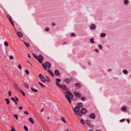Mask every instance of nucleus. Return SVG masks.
<instances>
[{
  "instance_id": "30",
  "label": "nucleus",
  "mask_w": 131,
  "mask_h": 131,
  "mask_svg": "<svg viewBox=\"0 0 131 131\" xmlns=\"http://www.w3.org/2000/svg\"><path fill=\"white\" fill-rule=\"evenodd\" d=\"M90 41L92 43H95L93 38H91L90 39Z\"/></svg>"
},
{
  "instance_id": "42",
  "label": "nucleus",
  "mask_w": 131,
  "mask_h": 131,
  "mask_svg": "<svg viewBox=\"0 0 131 131\" xmlns=\"http://www.w3.org/2000/svg\"><path fill=\"white\" fill-rule=\"evenodd\" d=\"M25 72L26 73L27 75L29 73V71L28 70H26L25 71Z\"/></svg>"
},
{
  "instance_id": "18",
  "label": "nucleus",
  "mask_w": 131,
  "mask_h": 131,
  "mask_svg": "<svg viewBox=\"0 0 131 131\" xmlns=\"http://www.w3.org/2000/svg\"><path fill=\"white\" fill-rule=\"evenodd\" d=\"M64 80L65 82H66L67 83H69L70 79H69L68 78H66V79H64Z\"/></svg>"
},
{
  "instance_id": "9",
  "label": "nucleus",
  "mask_w": 131,
  "mask_h": 131,
  "mask_svg": "<svg viewBox=\"0 0 131 131\" xmlns=\"http://www.w3.org/2000/svg\"><path fill=\"white\" fill-rule=\"evenodd\" d=\"M90 117L92 119H95V115L94 114L91 113L90 115Z\"/></svg>"
},
{
  "instance_id": "11",
  "label": "nucleus",
  "mask_w": 131,
  "mask_h": 131,
  "mask_svg": "<svg viewBox=\"0 0 131 131\" xmlns=\"http://www.w3.org/2000/svg\"><path fill=\"white\" fill-rule=\"evenodd\" d=\"M47 71L53 77H54V74L51 71L50 69H48Z\"/></svg>"
},
{
  "instance_id": "36",
  "label": "nucleus",
  "mask_w": 131,
  "mask_h": 131,
  "mask_svg": "<svg viewBox=\"0 0 131 131\" xmlns=\"http://www.w3.org/2000/svg\"><path fill=\"white\" fill-rule=\"evenodd\" d=\"M4 44L5 46L7 47L8 46V44L7 41H5L4 42Z\"/></svg>"
},
{
  "instance_id": "16",
  "label": "nucleus",
  "mask_w": 131,
  "mask_h": 131,
  "mask_svg": "<svg viewBox=\"0 0 131 131\" xmlns=\"http://www.w3.org/2000/svg\"><path fill=\"white\" fill-rule=\"evenodd\" d=\"M78 105L80 107H81L83 106V104L82 102H78Z\"/></svg>"
},
{
  "instance_id": "43",
  "label": "nucleus",
  "mask_w": 131,
  "mask_h": 131,
  "mask_svg": "<svg viewBox=\"0 0 131 131\" xmlns=\"http://www.w3.org/2000/svg\"><path fill=\"white\" fill-rule=\"evenodd\" d=\"M98 46L101 49H102V46L100 45H98Z\"/></svg>"
},
{
  "instance_id": "19",
  "label": "nucleus",
  "mask_w": 131,
  "mask_h": 131,
  "mask_svg": "<svg viewBox=\"0 0 131 131\" xmlns=\"http://www.w3.org/2000/svg\"><path fill=\"white\" fill-rule=\"evenodd\" d=\"M24 85L25 88L27 89H28L29 88V85L26 83H24Z\"/></svg>"
},
{
  "instance_id": "61",
  "label": "nucleus",
  "mask_w": 131,
  "mask_h": 131,
  "mask_svg": "<svg viewBox=\"0 0 131 131\" xmlns=\"http://www.w3.org/2000/svg\"><path fill=\"white\" fill-rule=\"evenodd\" d=\"M28 57H29L30 58H31V57L30 56V55H29V54H28Z\"/></svg>"
},
{
  "instance_id": "44",
  "label": "nucleus",
  "mask_w": 131,
  "mask_h": 131,
  "mask_svg": "<svg viewBox=\"0 0 131 131\" xmlns=\"http://www.w3.org/2000/svg\"><path fill=\"white\" fill-rule=\"evenodd\" d=\"M20 92L23 95L25 96V94L21 90Z\"/></svg>"
},
{
  "instance_id": "57",
  "label": "nucleus",
  "mask_w": 131,
  "mask_h": 131,
  "mask_svg": "<svg viewBox=\"0 0 131 131\" xmlns=\"http://www.w3.org/2000/svg\"><path fill=\"white\" fill-rule=\"evenodd\" d=\"M127 122L128 123H130V120H129V119H127Z\"/></svg>"
},
{
  "instance_id": "56",
  "label": "nucleus",
  "mask_w": 131,
  "mask_h": 131,
  "mask_svg": "<svg viewBox=\"0 0 131 131\" xmlns=\"http://www.w3.org/2000/svg\"><path fill=\"white\" fill-rule=\"evenodd\" d=\"M14 102H15V104L16 105L17 104V102L16 100L15 101H14Z\"/></svg>"
},
{
  "instance_id": "41",
  "label": "nucleus",
  "mask_w": 131,
  "mask_h": 131,
  "mask_svg": "<svg viewBox=\"0 0 131 131\" xmlns=\"http://www.w3.org/2000/svg\"><path fill=\"white\" fill-rule=\"evenodd\" d=\"M9 57L10 58L9 59L10 60H12L14 59V57L12 55H9Z\"/></svg>"
},
{
  "instance_id": "24",
  "label": "nucleus",
  "mask_w": 131,
  "mask_h": 131,
  "mask_svg": "<svg viewBox=\"0 0 131 131\" xmlns=\"http://www.w3.org/2000/svg\"><path fill=\"white\" fill-rule=\"evenodd\" d=\"M86 122L87 124L89 125H90L91 123V121L89 120H87Z\"/></svg>"
},
{
  "instance_id": "3",
  "label": "nucleus",
  "mask_w": 131,
  "mask_h": 131,
  "mask_svg": "<svg viewBox=\"0 0 131 131\" xmlns=\"http://www.w3.org/2000/svg\"><path fill=\"white\" fill-rule=\"evenodd\" d=\"M74 112L77 115L79 116V114L80 112V108L78 106H75L74 108L73 109Z\"/></svg>"
},
{
  "instance_id": "40",
  "label": "nucleus",
  "mask_w": 131,
  "mask_h": 131,
  "mask_svg": "<svg viewBox=\"0 0 131 131\" xmlns=\"http://www.w3.org/2000/svg\"><path fill=\"white\" fill-rule=\"evenodd\" d=\"M56 80L57 81L56 82H60L61 81V80L59 78H57L56 79Z\"/></svg>"
},
{
  "instance_id": "46",
  "label": "nucleus",
  "mask_w": 131,
  "mask_h": 131,
  "mask_svg": "<svg viewBox=\"0 0 131 131\" xmlns=\"http://www.w3.org/2000/svg\"><path fill=\"white\" fill-rule=\"evenodd\" d=\"M71 35L72 36H75V34L73 33H71Z\"/></svg>"
},
{
  "instance_id": "20",
  "label": "nucleus",
  "mask_w": 131,
  "mask_h": 131,
  "mask_svg": "<svg viewBox=\"0 0 131 131\" xmlns=\"http://www.w3.org/2000/svg\"><path fill=\"white\" fill-rule=\"evenodd\" d=\"M75 86L77 87H78L79 88H80L81 86V85L80 84L78 83H76L75 84Z\"/></svg>"
},
{
  "instance_id": "14",
  "label": "nucleus",
  "mask_w": 131,
  "mask_h": 131,
  "mask_svg": "<svg viewBox=\"0 0 131 131\" xmlns=\"http://www.w3.org/2000/svg\"><path fill=\"white\" fill-rule=\"evenodd\" d=\"M14 85L15 88L17 90H19V88L18 87V85L16 83H14Z\"/></svg>"
},
{
  "instance_id": "35",
  "label": "nucleus",
  "mask_w": 131,
  "mask_h": 131,
  "mask_svg": "<svg viewBox=\"0 0 131 131\" xmlns=\"http://www.w3.org/2000/svg\"><path fill=\"white\" fill-rule=\"evenodd\" d=\"M39 84L41 85V87H45V85H43V84L42 83L40 82H39Z\"/></svg>"
},
{
  "instance_id": "51",
  "label": "nucleus",
  "mask_w": 131,
  "mask_h": 131,
  "mask_svg": "<svg viewBox=\"0 0 131 131\" xmlns=\"http://www.w3.org/2000/svg\"><path fill=\"white\" fill-rule=\"evenodd\" d=\"M11 99L14 102L15 100V99L13 97H11Z\"/></svg>"
},
{
  "instance_id": "32",
  "label": "nucleus",
  "mask_w": 131,
  "mask_h": 131,
  "mask_svg": "<svg viewBox=\"0 0 131 131\" xmlns=\"http://www.w3.org/2000/svg\"><path fill=\"white\" fill-rule=\"evenodd\" d=\"M61 120L64 123H66L65 119L63 117H62Z\"/></svg>"
},
{
  "instance_id": "15",
  "label": "nucleus",
  "mask_w": 131,
  "mask_h": 131,
  "mask_svg": "<svg viewBox=\"0 0 131 131\" xmlns=\"http://www.w3.org/2000/svg\"><path fill=\"white\" fill-rule=\"evenodd\" d=\"M95 26L94 24H92L90 26V28L91 29H94L95 28Z\"/></svg>"
},
{
  "instance_id": "1",
  "label": "nucleus",
  "mask_w": 131,
  "mask_h": 131,
  "mask_svg": "<svg viewBox=\"0 0 131 131\" xmlns=\"http://www.w3.org/2000/svg\"><path fill=\"white\" fill-rule=\"evenodd\" d=\"M65 94V97L67 99L70 103H71V101L70 99H73V96L72 94L70 92L67 91Z\"/></svg>"
},
{
  "instance_id": "7",
  "label": "nucleus",
  "mask_w": 131,
  "mask_h": 131,
  "mask_svg": "<svg viewBox=\"0 0 131 131\" xmlns=\"http://www.w3.org/2000/svg\"><path fill=\"white\" fill-rule=\"evenodd\" d=\"M74 94L75 96L78 98H80L81 96V94L78 92H74Z\"/></svg>"
},
{
  "instance_id": "23",
  "label": "nucleus",
  "mask_w": 131,
  "mask_h": 131,
  "mask_svg": "<svg viewBox=\"0 0 131 131\" xmlns=\"http://www.w3.org/2000/svg\"><path fill=\"white\" fill-rule=\"evenodd\" d=\"M56 83L58 87L60 88H61V85L60 83H58L57 82H56Z\"/></svg>"
},
{
  "instance_id": "54",
  "label": "nucleus",
  "mask_w": 131,
  "mask_h": 131,
  "mask_svg": "<svg viewBox=\"0 0 131 131\" xmlns=\"http://www.w3.org/2000/svg\"><path fill=\"white\" fill-rule=\"evenodd\" d=\"M18 68H19L20 69H22L21 66L20 65H19L18 66Z\"/></svg>"
},
{
  "instance_id": "50",
  "label": "nucleus",
  "mask_w": 131,
  "mask_h": 131,
  "mask_svg": "<svg viewBox=\"0 0 131 131\" xmlns=\"http://www.w3.org/2000/svg\"><path fill=\"white\" fill-rule=\"evenodd\" d=\"M49 30V28L48 27L46 28L45 29V30L46 31H48Z\"/></svg>"
},
{
  "instance_id": "53",
  "label": "nucleus",
  "mask_w": 131,
  "mask_h": 131,
  "mask_svg": "<svg viewBox=\"0 0 131 131\" xmlns=\"http://www.w3.org/2000/svg\"><path fill=\"white\" fill-rule=\"evenodd\" d=\"M18 108L20 110H21L23 109V107L21 106L19 107Z\"/></svg>"
},
{
  "instance_id": "55",
  "label": "nucleus",
  "mask_w": 131,
  "mask_h": 131,
  "mask_svg": "<svg viewBox=\"0 0 131 131\" xmlns=\"http://www.w3.org/2000/svg\"><path fill=\"white\" fill-rule=\"evenodd\" d=\"M8 94L9 96H10L11 95V93L10 91H9L8 92Z\"/></svg>"
},
{
  "instance_id": "12",
  "label": "nucleus",
  "mask_w": 131,
  "mask_h": 131,
  "mask_svg": "<svg viewBox=\"0 0 131 131\" xmlns=\"http://www.w3.org/2000/svg\"><path fill=\"white\" fill-rule=\"evenodd\" d=\"M17 35L19 37H23V34L20 31H19L17 33Z\"/></svg>"
},
{
  "instance_id": "2",
  "label": "nucleus",
  "mask_w": 131,
  "mask_h": 131,
  "mask_svg": "<svg viewBox=\"0 0 131 131\" xmlns=\"http://www.w3.org/2000/svg\"><path fill=\"white\" fill-rule=\"evenodd\" d=\"M87 112V110L86 109L84 108H81V111L79 112V116H81L83 115V114H85Z\"/></svg>"
},
{
  "instance_id": "63",
  "label": "nucleus",
  "mask_w": 131,
  "mask_h": 131,
  "mask_svg": "<svg viewBox=\"0 0 131 131\" xmlns=\"http://www.w3.org/2000/svg\"><path fill=\"white\" fill-rule=\"evenodd\" d=\"M46 67H45V68H44V69L45 70L47 69V68Z\"/></svg>"
},
{
  "instance_id": "5",
  "label": "nucleus",
  "mask_w": 131,
  "mask_h": 131,
  "mask_svg": "<svg viewBox=\"0 0 131 131\" xmlns=\"http://www.w3.org/2000/svg\"><path fill=\"white\" fill-rule=\"evenodd\" d=\"M7 17L9 19V20L10 23H11L12 25L14 26V25L12 20V18L11 16L9 15H7Z\"/></svg>"
},
{
  "instance_id": "47",
  "label": "nucleus",
  "mask_w": 131,
  "mask_h": 131,
  "mask_svg": "<svg viewBox=\"0 0 131 131\" xmlns=\"http://www.w3.org/2000/svg\"><path fill=\"white\" fill-rule=\"evenodd\" d=\"M125 119H121L120 121V122H124V121H125Z\"/></svg>"
},
{
  "instance_id": "45",
  "label": "nucleus",
  "mask_w": 131,
  "mask_h": 131,
  "mask_svg": "<svg viewBox=\"0 0 131 131\" xmlns=\"http://www.w3.org/2000/svg\"><path fill=\"white\" fill-rule=\"evenodd\" d=\"M94 51L96 52L97 53H99V51L97 49H94Z\"/></svg>"
},
{
  "instance_id": "29",
  "label": "nucleus",
  "mask_w": 131,
  "mask_h": 131,
  "mask_svg": "<svg viewBox=\"0 0 131 131\" xmlns=\"http://www.w3.org/2000/svg\"><path fill=\"white\" fill-rule=\"evenodd\" d=\"M106 35V34L104 33H102L100 35V36L102 37H104Z\"/></svg>"
},
{
  "instance_id": "27",
  "label": "nucleus",
  "mask_w": 131,
  "mask_h": 131,
  "mask_svg": "<svg viewBox=\"0 0 131 131\" xmlns=\"http://www.w3.org/2000/svg\"><path fill=\"white\" fill-rule=\"evenodd\" d=\"M124 4L126 5L128 3L129 1L128 0H124Z\"/></svg>"
},
{
  "instance_id": "64",
  "label": "nucleus",
  "mask_w": 131,
  "mask_h": 131,
  "mask_svg": "<svg viewBox=\"0 0 131 131\" xmlns=\"http://www.w3.org/2000/svg\"><path fill=\"white\" fill-rule=\"evenodd\" d=\"M96 131H101L99 130H96Z\"/></svg>"
},
{
  "instance_id": "37",
  "label": "nucleus",
  "mask_w": 131,
  "mask_h": 131,
  "mask_svg": "<svg viewBox=\"0 0 131 131\" xmlns=\"http://www.w3.org/2000/svg\"><path fill=\"white\" fill-rule=\"evenodd\" d=\"M14 117L16 118V119H18V116L17 115L14 114Z\"/></svg>"
},
{
  "instance_id": "31",
  "label": "nucleus",
  "mask_w": 131,
  "mask_h": 131,
  "mask_svg": "<svg viewBox=\"0 0 131 131\" xmlns=\"http://www.w3.org/2000/svg\"><path fill=\"white\" fill-rule=\"evenodd\" d=\"M24 43L27 47H30V45L29 43H26L25 42H24Z\"/></svg>"
},
{
  "instance_id": "48",
  "label": "nucleus",
  "mask_w": 131,
  "mask_h": 131,
  "mask_svg": "<svg viewBox=\"0 0 131 131\" xmlns=\"http://www.w3.org/2000/svg\"><path fill=\"white\" fill-rule=\"evenodd\" d=\"M24 113L27 115H28L29 114V113L28 112L26 111H25Z\"/></svg>"
},
{
  "instance_id": "25",
  "label": "nucleus",
  "mask_w": 131,
  "mask_h": 131,
  "mask_svg": "<svg viewBox=\"0 0 131 131\" xmlns=\"http://www.w3.org/2000/svg\"><path fill=\"white\" fill-rule=\"evenodd\" d=\"M46 79L47 80H46V81L47 82H50V79L49 77L47 76H46Z\"/></svg>"
},
{
  "instance_id": "49",
  "label": "nucleus",
  "mask_w": 131,
  "mask_h": 131,
  "mask_svg": "<svg viewBox=\"0 0 131 131\" xmlns=\"http://www.w3.org/2000/svg\"><path fill=\"white\" fill-rule=\"evenodd\" d=\"M12 129L11 130V131H16L15 129L13 126H12Z\"/></svg>"
},
{
  "instance_id": "60",
  "label": "nucleus",
  "mask_w": 131,
  "mask_h": 131,
  "mask_svg": "<svg viewBox=\"0 0 131 131\" xmlns=\"http://www.w3.org/2000/svg\"><path fill=\"white\" fill-rule=\"evenodd\" d=\"M52 25L53 26H55V25L54 23H52Z\"/></svg>"
},
{
  "instance_id": "13",
  "label": "nucleus",
  "mask_w": 131,
  "mask_h": 131,
  "mask_svg": "<svg viewBox=\"0 0 131 131\" xmlns=\"http://www.w3.org/2000/svg\"><path fill=\"white\" fill-rule=\"evenodd\" d=\"M61 88L62 90H66V86L65 85H62Z\"/></svg>"
},
{
  "instance_id": "33",
  "label": "nucleus",
  "mask_w": 131,
  "mask_h": 131,
  "mask_svg": "<svg viewBox=\"0 0 131 131\" xmlns=\"http://www.w3.org/2000/svg\"><path fill=\"white\" fill-rule=\"evenodd\" d=\"M81 123L83 125H84L85 124V121L83 119H81Z\"/></svg>"
},
{
  "instance_id": "28",
  "label": "nucleus",
  "mask_w": 131,
  "mask_h": 131,
  "mask_svg": "<svg viewBox=\"0 0 131 131\" xmlns=\"http://www.w3.org/2000/svg\"><path fill=\"white\" fill-rule=\"evenodd\" d=\"M32 54L34 56V57L37 60L38 59V58L37 57V56L35 54L33 53H32Z\"/></svg>"
},
{
  "instance_id": "59",
  "label": "nucleus",
  "mask_w": 131,
  "mask_h": 131,
  "mask_svg": "<svg viewBox=\"0 0 131 131\" xmlns=\"http://www.w3.org/2000/svg\"><path fill=\"white\" fill-rule=\"evenodd\" d=\"M67 43V42H66V41H65V42H63V44H66Z\"/></svg>"
},
{
  "instance_id": "39",
  "label": "nucleus",
  "mask_w": 131,
  "mask_h": 131,
  "mask_svg": "<svg viewBox=\"0 0 131 131\" xmlns=\"http://www.w3.org/2000/svg\"><path fill=\"white\" fill-rule=\"evenodd\" d=\"M24 128L26 131H28V128L27 126H24Z\"/></svg>"
},
{
  "instance_id": "6",
  "label": "nucleus",
  "mask_w": 131,
  "mask_h": 131,
  "mask_svg": "<svg viewBox=\"0 0 131 131\" xmlns=\"http://www.w3.org/2000/svg\"><path fill=\"white\" fill-rule=\"evenodd\" d=\"M38 59L37 60L39 61L40 63H41L42 62V60H43V58L41 55H39L38 56Z\"/></svg>"
},
{
  "instance_id": "58",
  "label": "nucleus",
  "mask_w": 131,
  "mask_h": 131,
  "mask_svg": "<svg viewBox=\"0 0 131 131\" xmlns=\"http://www.w3.org/2000/svg\"><path fill=\"white\" fill-rule=\"evenodd\" d=\"M15 97L16 101H18L19 100H18V99L17 98L16 96H15Z\"/></svg>"
},
{
  "instance_id": "17",
  "label": "nucleus",
  "mask_w": 131,
  "mask_h": 131,
  "mask_svg": "<svg viewBox=\"0 0 131 131\" xmlns=\"http://www.w3.org/2000/svg\"><path fill=\"white\" fill-rule=\"evenodd\" d=\"M31 90L33 91L36 92H37L38 91L37 90L35 89L34 88L32 87L31 88Z\"/></svg>"
},
{
  "instance_id": "26",
  "label": "nucleus",
  "mask_w": 131,
  "mask_h": 131,
  "mask_svg": "<svg viewBox=\"0 0 131 131\" xmlns=\"http://www.w3.org/2000/svg\"><path fill=\"white\" fill-rule=\"evenodd\" d=\"M5 100L7 102V104H9L10 103L9 100L7 98H6L5 99Z\"/></svg>"
},
{
  "instance_id": "34",
  "label": "nucleus",
  "mask_w": 131,
  "mask_h": 131,
  "mask_svg": "<svg viewBox=\"0 0 131 131\" xmlns=\"http://www.w3.org/2000/svg\"><path fill=\"white\" fill-rule=\"evenodd\" d=\"M123 73L125 74H126L128 73V71L127 70H124L123 71Z\"/></svg>"
},
{
  "instance_id": "62",
  "label": "nucleus",
  "mask_w": 131,
  "mask_h": 131,
  "mask_svg": "<svg viewBox=\"0 0 131 131\" xmlns=\"http://www.w3.org/2000/svg\"><path fill=\"white\" fill-rule=\"evenodd\" d=\"M88 131H93V130L92 129H90Z\"/></svg>"
},
{
  "instance_id": "22",
  "label": "nucleus",
  "mask_w": 131,
  "mask_h": 131,
  "mask_svg": "<svg viewBox=\"0 0 131 131\" xmlns=\"http://www.w3.org/2000/svg\"><path fill=\"white\" fill-rule=\"evenodd\" d=\"M29 119L30 121V122L32 123H34V120L31 117H30L29 118Z\"/></svg>"
},
{
  "instance_id": "10",
  "label": "nucleus",
  "mask_w": 131,
  "mask_h": 131,
  "mask_svg": "<svg viewBox=\"0 0 131 131\" xmlns=\"http://www.w3.org/2000/svg\"><path fill=\"white\" fill-rule=\"evenodd\" d=\"M54 73L57 76H59L60 74L59 71L57 70H55Z\"/></svg>"
},
{
  "instance_id": "4",
  "label": "nucleus",
  "mask_w": 131,
  "mask_h": 131,
  "mask_svg": "<svg viewBox=\"0 0 131 131\" xmlns=\"http://www.w3.org/2000/svg\"><path fill=\"white\" fill-rule=\"evenodd\" d=\"M39 76L40 77L41 80L42 82H46V79L43 75H42L41 74H40L39 75Z\"/></svg>"
},
{
  "instance_id": "38",
  "label": "nucleus",
  "mask_w": 131,
  "mask_h": 131,
  "mask_svg": "<svg viewBox=\"0 0 131 131\" xmlns=\"http://www.w3.org/2000/svg\"><path fill=\"white\" fill-rule=\"evenodd\" d=\"M81 100L83 101H84L85 100V97H82L81 98Z\"/></svg>"
},
{
  "instance_id": "21",
  "label": "nucleus",
  "mask_w": 131,
  "mask_h": 131,
  "mask_svg": "<svg viewBox=\"0 0 131 131\" xmlns=\"http://www.w3.org/2000/svg\"><path fill=\"white\" fill-rule=\"evenodd\" d=\"M121 109L123 112L125 111L126 110V107H122Z\"/></svg>"
},
{
  "instance_id": "8",
  "label": "nucleus",
  "mask_w": 131,
  "mask_h": 131,
  "mask_svg": "<svg viewBox=\"0 0 131 131\" xmlns=\"http://www.w3.org/2000/svg\"><path fill=\"white\" fill-rule=\"evenodd\" d=\"M45 64L46 66L48 68H50L51 67V64L50 63L48 62H45Z\"/></svg>"
},
{
  "instance_id": "52",
  "label": "nucleus",
  "mask_w": 131,
  "mask_h": 131,
  "mask_svg": "<svg viewBox=\"0 0 131 131\" xmlns=\"http://www.w3.org/2000/svg\"><path fill=\"white\" fill-rule=\"evenodd\" d=\"M42 67H43V68H45V67H46V65H45H45L44 63H42Z\"/></svg>"
}]
</instances>
